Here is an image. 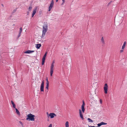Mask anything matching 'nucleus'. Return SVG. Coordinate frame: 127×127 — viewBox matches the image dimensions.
I'll use <instances>...</instances> for the list:
<instances>
[{
  "mask_svg": "<svg viewBox=\"0 0 127 127\" xmlns=\"http://www.w3.org/2000/svg\"><path fill=\"white\" fill-rule=\"evenodd\" d=\"M101 43L103 44H105V42L104 40L103 37H102L101 39Z\"/></svg>",
  "mask_w": 127,
  "mask_h": 127,
  "instance_id": "obj_16",
  "label": "nucleus"
},
{
  "mask_svg": "<svg viewBox=\"0 0 127 127\" xmlns=\"http://www.w3.org/2000/svg\"><path fill=\"white\" fill-rule=\"evenodd\" d=\"M44 81L43 80L42 81L40 86V91L41 92H43L44 91Z\"/></svg>",
  "mask_w": 127,
  "mask_h": 127,
  "instance_id": "obj_7",
  "label": "nucleus"
},
{
  "mask_svg": "<svg viewBox=\"0 0 127 127\" xmlns=\"http://www.w3.org/2000/svg\"><path fill=\"white\" fill-rule=\"evenodd\" d=\"M65 127H69V123L68 121H67L65 123Z\"/></svg>",
  "mask_w": 127,
  "mask_h": 127,
  "instance_id": "obj_19",
  "label": "nucleus"
},
{
  "mask_svg": "<svg viewBox=\"0 0 127 127\" xmlns=\"http://www.w3.org/2000/svg\"><path fill=\"white\" fill-rule=\"evenodd\" d=\"M34 51H31L30 50H28L27 51H26L25 52V53H32Z\"/></svg>",
  "mask_w": 127,
  "mask_h": 127,
  "instance_id": "obj_13",
  "label": "nucleus"
},
{
  "mask_svg": "<svg viewBox=\"0 0 127 127\" xmlns=\"http://www.w3.org/2000/svg\"><path fill=\"white\" fill-rule=\"evenodd\" d=\"M126 41H125L123 43V45L122 47V49H124L126 45Z\"/></svg>",
  "mask_w": 127,
  "mask_h": 127,
  "instance_id": "obj_15",
  "label": "nucleus"
},
{
  "mask_svg": "<svg viewBox=\"0 0 127 127\" xmlns=\"http://www.w3.org/2000/svg\"><path fill=\"white\" fill-rule=\"evenodd\" d=\"M35 115L30 113L28 114L27 116V118H26V120L28 121H34Z\"/></svg>",
  "mask_w": 127,
  "mask_h": 127,
  "instance_id": "obj_2",
  "label": "nucleus"
},
{
  "mask_svg": "<svg viewBox=\"0 0 127 127\" xmlns=\"http://www.w3.org/2000/svg\"><path fill=\"white\" fill-rule=\"evenodd\" d=\"M88 120L89 121V122H91V123H92V122H93V120H91L90 118H88Z\"/></svg>",
  "mask_w": 127,
  "mask_h": 127,
  "instance_id": "obj_21",
  "label": "nucleus"
},
{
  "mask_svg": "<svg viewBox=\"0 0 127 127\" xmlns=\"http://www.w3.org/2000/svg\"><path fill=\"white\" fill-rule=\"evenodd\" d=\"M85 106V103L84 102V101H83V104L82 106L81 107V108H82V110L83 113H84V111L85 110V108H84V106Z\"/></svg>",
  "mask_w": 127,
  "mask_h": 127,
  "instance_id": "obj_8",
  "label": "nucleus"
},
{
  "mask_svg": "<svg viewBox=\"0 0 127 127\" xmlns=\"http://www.w3.org/2000/svg\"><path fill=\"white\" fill-rule=\"evenodd\" d=\"M19 122L22 125V127H23V124L22 123L21 121H19Z\"/></svg>",
  "mask_w": 127,
  "mask_h": 127,
  "instance_id": "obj_24",
  "label": "nucleus"
},
{
  "mask_svg": "<svg viewBox=\"0 0 127 127\" xmlns=\"http://www.w3.org/2000/svg\"><path fill=\"white\" fill-rule=\"evenodd\" d=\"M58 0H56V1L57 2L58 1Z\"/></svg>",
  "mask_w": 127,
  "mask_h": 127,
  "instance_id": "obj_39",
  "label": "nucleus"
},
{
  "mask_svg": "<svg viewBox=\"0 0 127 127\" xmlns=\"http://www.w3.org/2000/svg\"><path fill=\"white\" fill-rule=\"evenodd\" d=\"M100 103L101 104H102V100L101 99H100Z\"/></svg>",
  "mask_w": 127,
  "mask_h": 127,
  "instance_id": "obj_34",
  "label": "nucleus"
},
{
  "mask_svg": "<svg viewBox=\"0 0 127 127\" xmlns=\"http://www.w3.org/2000/svg\"><path fill=\"white\" fill-rule=\"evenodd\" d=\"M36 47L37 49H39L41 46V44H37L36 45Z\"/></svg>",
  "mask_w": 127,
  "mask_h": 127,
  "instance_id": "obj_14",
  "label": "nucleus"
},
{
  "mask_svg": "<svg viewBox=\"0 0 127 127\" xmlns=\"http://www.w3.org/2000/svg\"><path fill=\"white\" fill-rule=\"evenodd\" d=\"M54 64H51L50 67V75L51 76H52L53 74V70H54Z\"/></svg>",
  "mask_w": 127,
  "mask_h": 127,
  "instance_id": "obj_5",
  "label": "nucleus"
},
{
  "mask_svg": "<svg viewBox=\"0 0 127 127\" xmlns=\"http://www.w3.org/2000/svg\"><path fill=\"white\" fill-rule=\"evenodd\" d=\"M15 109L16 110V113L17 114V115L19 116H20V114L19 110L17 109L16 108H15Z\"/></svg>",
  "mask_w": 127,
  "mask_h": 127,
  "instance_id": "obj_17",
  "label": "nucleus"
},
{
  "mask_svg": "<svg viewBox=\"0 0 127 127\" xmlns=\"http://www.w3.org/2000/svg\"><path fill=\"white\" fill-rule=\"evenodd\" d=\"M97 125L99 127L100 126H101V124L100 123L98 124H97Z\"/></svg>",
  "mask_w": 127,
  "mask_h": 127,
  "instance_id": "obj_30",
  "label": "nucleus"
},
{
  "mask_svg": "<svg viewBox=\"0 0 127 127\" xmlns=\"http://www.w3.org/2000/svg\"><path fill=\"white\" fill-rule=\"evenodd\" d=\"M48 127H52V124H50L49 125Z\"/></svg>",
  "mask_w": 127,
  "mask_h": 127,
  "instance_id": "obj_31",
  "label": "nucleus"
},
{
  "mask_svg": "<svg viewBox=\"0 0 127 127\" xmlns=\"http://www.w3.org/2000/svg\"><path fill=\"white\" fill-rule=\"evenodd\" d=\"M21 33H19V34L18 35V37L19 38L20 36Z\"/></svg>",
  "mask_w": 127,
  "mask_h": 127,
  "instance_id": "obj_32",
  "label": "nucleus"
},
{
  "mask_svg": "<svg viewBox=\"0 0 127 127\" xmlns=\"http://www.w3.org/2000/svg\"><path fill=\"white\" fill-rule=\"evenodd\" d=\"M124 49H122L121 50H120V52L121 53H122L124 51Z\"/></svg>",
  "mask_w": 127,
  "mask_h": 127,
  "instance_id": "obj_28",
  "label": "nucleus"
},
{
  "mask_svg": "<svg viewBox=\"0 0 127 127\" xmlns=\"http://www.w3.org/2000/svg\"><path fill=\"white\" fill-rule=\"evenodd\" d=\"M47 52H46L45 54H44V56H46V55H47Z\"/></svg>",
  "mask_w": 127,
  "mask_h": 127,
  "instance_id": "obj_33",
  "label": "nucleus"
},
{
  "mask_svg": "<svg viewBox=\"0 0 127 127\" xmlns=\"http://www.w3.org/2000/svg\"><path fill=\"white\" fill-rule=\"evenodd\" d=\"M46 81H48V79L47 78L46 79Z\"/></svg>",
  "mask_w": 127,
  "mask_h": 127,
  "instance_id": "obj_37",
  "label": "nucleus"
},
{
  "mask_svg": "<svg viewBox=\"0 0 127 127\" xmlns=\"http://www.w3.org/2000/svg\"><path fill=\"white\" fill-rule=\"evenodd\" d=\"M79 113L80 114V116L81 118L82 119H84V118L83 116V114L82 113L80 109L79 110Z\"/></svg>",
  "mask_w": 127,
  "mask_h": 127,
  "instance_id": "obj_12",
  "label": "nucleus"
},
{
  "mask_svg": "<svg viewBox=\"0 0 127 127\" xmlns=\"http://www.w3.org/2000/svg\"><path fill=\"white\" fill-rule=\"evenodd\" d=\"M22 31V28L21 27L20 28V31L19 32V33H21Z\"/></svg>",
  "mask_w": 127,
  "mask_h": 127,
  "instance_id": "obj_23",
  "label": "nucleus"
},
{
  "mask_svg": "<svg viewBox=\"0 0 127 127\" xmlns=\"http://www.w3.org/2000/svg\"><path fill=\"white\" fill-rule=\"evenodd\" d=\"M48 25L47 23H45L43 25L42 28V37H43L45 36L46 32L48 30Z\"/></svg>",
  "mask_w": 127,
  "mask_h": 127,
  "instance_id": "obj_1",
  "label": "nucleus"
},
{
  "mask_svg": "<svg viewBox=\"0 0 127 127\" xmlns=\"http://www.w3.org/2000/svg\"><path fill=\"white\" fill-rule=\"evenodd\" d=\"M15 26V24H13V26Z\"/></svg>",
  "mask_w": 127,
  "mask_h": 127,
  "instance_id": "obj_40",
  "label": "nucleus"
},
{
  "mask_svg": "<svg viewBox=\"0 0 127 127\" xmlns=\"http://www.w3.org/2000/svg\"><path fill=\"white\" fill-rule=\"evenodd\" d=\"M89 127H95L94 126H89Z\"/></svg>",
  "mask_w": 127,
  "mask_h": 127,
  "instance_id": "obj_35",
  "label": "nucleus"
},
{
  "mask_svg": "<svg viewBox=\"0 0 127 127\" xmlns=\"http://www.w3.org/2000/svg\"><path fill=\"white\" fill-rule=\"evenodd\" d=\"M100 123L101 125H106L107 124V123H104L103 122H101Z\"/></svg>",
  "mask_w": 127,
  "mask_h": 127,
  "instance_id": "obj_22",
  "label": "nucleus"
},
{
  "mask_svg": "<svg viewBox=\"0 0 127 127\" xmlns=\"http://www.w3.org/2000/svg\"><path fill=\"white\" fill-rule=\"evenodd\" d=\"M46 85H49V81H46Z\"/></svg>",
  "mask_w": 127,
  "mask_h": 127,
  "instance_id": "obj_29",
  "label": "nucleus"
},
{
  "mask_svg": "<svg viewBox=\"0 0 127 127\" xmlns=\"http://www.w3.org/2000/svg\"><path fill=\"white\" fill-rule=\"evenodd\" d=\"M49 85H46V88H45V89H47V91L46 90H45V91L46 92H47L48 91V87H49Z\"/></svg>",
  "mask_w": 127,
  "mask_h": 127,
  "instance_id": "obj_20",
  "label": "nucleus"
},
{
  "mask_svg": "<svg viewBox=\"0 0 127 127\" xmlns=\"http://www.w3.org/2000/svg\"><path fill=\"white\" fill-rule=\"evenodd\" d=\"M65 0H62L63 2L62 3L61 5H63V4L65 2Z\"/></svg>",
  "mask_w": 127,
  "mask_h": 127,
  "instance_id": "obj_26",
  "label": "nucleus"
},
{
  "mask_svg": "<svg viewBox=\"0 0 127 127\" xmlns=\"http://www.w3.org/2000/svg\"><path fill=\"white\" fill-rule=\"evenodd\" d=\"M46 57V56H45L44 55L43 57V58L42 59V65H43L44 64Z\"/></svg>",
  "mask_w": 127,
  "mask_h": 127,
  "instance_id": "obj_10",
  "label": "nucleus"
},
{
  "mask_svg": "<svg viewBox=\"0 0 127 127\" xmlns=\"http://www.w3.org/2000/svg\"><path fill=\"white\" fill-rule=\"evenodd\" d=\"M37 9V8L36 7L35 8L34 10L33 11V13L32 15V17H33L34 15L35 14L36 12Z\"/></svg>",
  "mask_w": 127,
  "mask_h": 127,
  "instance_id": "obj_9",
  "label": "nucleus"
},
{
  "mask_svg": "<svg viewBox=\"0 0 127 127\" xmlns=\"http://www.w3.org/2000/svg\"><path fill=\"white\" fill-rule=\"evenodd\" d=\"M56 116V115L54 113H50L49 115H48L47 117L48 118H49V117H50V118H53L55 117Z\"/></svg>",
  "mask_w": 127,
  "mask_h": 127,
  "instance_id": "obj_4",
  "label": "nucleus"
},
{
  "mask_svg": "<svg viewBox=\"0 0 127 127\" xmlns=\"http://www.w3.org/2000/svg\"><path fill=\"white\" fill-rule=\"evenodd\" d=\"M32 6H30L29 8V10L30 11L32 9Z\"/></svg>",
  "mask_w": 127,
  "mask_h": 127,
  "instance_id": "obj_25",
  "label": "nucleus"
},
{
  "mask_svg": "<svg viewBox=\"0 0 127 127\" xmlns=\"http://www.w3.org/2000/svg\"><path fill=\"white\" fill-rule=\"evenodd\" d=\"M11 102L12 104L13 105V107L14 108H16L15 105L14 104L13 102L11 100Z\"/></svg>",
  "mask_w": 127,
  "mask_h": 127,
  "instance_id": "obj_18",
  "label": "nucleus"
},
{
  "mask_svg": "<svg viewBox=\"0 0 127 127\" xmlns=\"http://www.w3.org/2000/svg\"><path fill=\"white\" fill-rule=\"evenodd\" d=\"M54 2L53 0H52L51 1V4H50L49 6V10H48L49 11H50L51 10V9H52V8L53 7V5H54Z\"/></svg>",
  "mask_w": 127,
  "mask_h": 127,
  "instance_id": "obj_6",
  "label": "nucleus"
},
{
  "mask_svg": "<svg viewBox=\"0 0 127 127\" xmlns=\"http://www.w3.org/2000/svg\"><path fill=\"white\" fill-rule=\"evenodd\" d=\"M47 116H48V115H49V114L48 113V112H47Z\"/></svg>",
  "mask_w": 127,
  "mask_h": 127,
  "instance_id": "obj_38",
  "label": "nucleus"
},
{
  "mask_svg": "<svg viewBox=\"0 0 127 127\" xmlns=\"http://www.w3.org/2000/svg\"><path fill=\"white\" fill-rule=\"evenodd\" d=\"M108 86L107 84L106 83L104 85V86L103 87V89L104 91V93L105 94H107V93L108 89Z\"/></svg>",
  "mask_w": 127,
  "mask_h": 127,
  "instance_id": "obj_3",
  "label": "nucleus"
},
{
  "mask_svg": "<svg viewBox=\"0 0 127 127\" xmlns=\"http://www.w3.org/2000/svg\"><path fill=\"white\" fill-rule=\"evenodd\" d=\"M55 63V62L54 61H53L52 62L51 64H54Z\"/></svg>",
  "mask_w": 127,
  "mask_h": 127,
  "instance_id": "obj_36",
  "label": "nucleus"
},
{
  "mask_svg": "<svg viewBox=\"0 0 127 127\" xmlns=\"http://www.w3.org/2000/svg\"><path fill=\"white\" fill-rule=\"evenodd\" d=\"M2 60V57L1 55V53L0 52V61H1Z\"/></svg>",
  "mask_w": 127,
  "mask_h": 127,
  "instance_id": "obj_27",
  "label": "nucleus"
},
{
  "mask_svg": "<svg viewBox=\"0 0 127 127\" xmlns=\"http://www.w3.org/2000/svg\"><path fill=\"white\" fill-rule=\"evenodd\" d=\"M46 57V56H45L44 55L43 57V58L42 59V65H43L44 64Z\"/></svg>",
  "mask_w": 127,
  "mask_h": 127,
  "instance_id": "obj_11",
  "label": "nucleus"
}]
</instances>
